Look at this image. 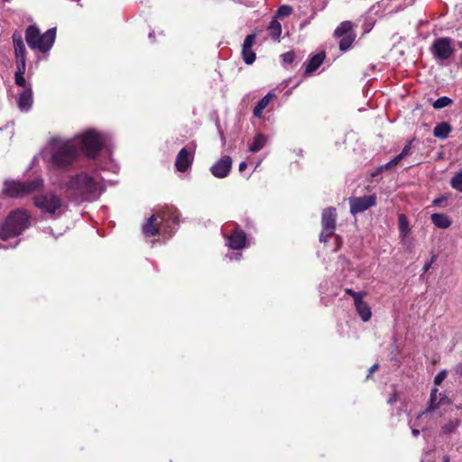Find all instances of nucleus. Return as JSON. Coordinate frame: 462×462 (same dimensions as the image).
Masks as SVG:
<instances>
[{"label":"nucleus","instance_id":"38","mask_svg":"<svg viewBox=\"0 0 462 462\" xmlns=\"http://www.w3.org/2000/svg\"><path fill=\"white\" fill-rule=\"evenodd\" d=\"M447 377V371L441 370L437 374V375L434 378V383L436 385H439Z\"/></svg>","mask_w":462,"mask_h":462},{"label":"nucleus","instance_id":"11","mask_svg":"<svg viewBox=\"0 0 462 462\" xmlns=\"http://www.w3.org/2000/svg\"><path fill=\"white\" fill-rule=\"evenodd\" d=\"M194 149L187 147L182 148L176 156L175 168L178 171H187L194 160Z\"/></svg>","mask_w":462,"mask_h":462},{"label":"nucleus","instance_id":"42","mask_svg":"<svg viewBox=\"0 0 462 462\" xmlns=\"http://www.w3.org/2000/svg\"><path fill=\"white\" fill-rule=\"evenodd\" d=\"M241 255L242 254L240 253H231V254H227L226 257H228L230 260H233V259L238 260L241 257Z\"/></svg>","mask_w":462,"mask_h":462},{"label":"nucleus","instance_id":"9","mask_svg":"<svg viewBox=\"0 0 462 462\" xmlns=\"http://www.w3.org/2000/svg\"><path fill=\"white\" fill-rule=\"evenodd\" d=\"M451 42V39L448 37L435 40L431 46V52L434 58L439 60H448L454 54Z\"/></svg>","mask_w":462,"mask_h":462},{"label":"nucleus","instance_id":"3","mask_svg":"<svg viewBox=\"0 0 462 462\" xmlns=\"http://www.w3.org/2000/svg\"><path fill=\"white\" fill-rule=\"evenodd\" d=\"M179 224V212L174 207L166 206L156 214L152 215L143 226L146 236L158 234L171 236L174 226Z\"/></svg>","mask_w":462,"mask_h":462},{"label":"nucleus","instance_id":"39","mask_svg":"<svg viewBox=\"0 0 462 462\" xmlns=\"http://www.w3.org/2000/svg\"><path fill=\"white\" fill-rule=\"evenodd\" d=\"M419 420H415V421H410V426L411 428V433L414 437H418L420 435V430L417 429V427H420V423H419Z\"/></svg>","mask_w":462,"mask_h":462},{"label":"nucleus","instance_id":"21","mask_svg":"<svg viewBox=\"0 0 462 462\" xmlns=\"http://www.w3.org/2000/svg\"><path fill=\"white\" fill-rule=\"evenodd\" d=\"M430 220L436 227L442 229L448 228L452 224L450 217L444 213L431 214Z\"/></svg>","mask_w":462,"mask_h":462},{"label":"nucleus","instance_id":"2","mask_svg":"<svg viewBox=\"0 0 462 462\" xmlns=\"http://www.w3.org/2000/svg\"><path fill=\"white\" fill-rule=\"evenodd\" d=\"M61 189L74 201H93L105 191L103 183L85 172L70 177Z\"/></svg>","mask_w":462,"mask_h":462},{"label":"nucleus","instance_id":"7","mask_svg":"<svg viewBox=\"0 0 462 462\" xmlns=\"http://www.w3.org/2000/svg\"><path fill=\"white\" fill-rule=\"evenodd\" d=\"M334 36L340 39L339 49L346 51L350 49L355 39L356 34L353 31V23L350 21L342 22L335 30Z\"/></svg>","mask_w":462,"mask_h":462},{"label":"nucleus","instance_id":"47","mask_svg":"<svg viewBox=\"0 0 462 462\" xmlns=\"http://www.w3.org/2000/svg\"><path fill=\"white\" fill-rule=\"evenodd\" d=\"M380 173H381V172H377V169H376L374 172H372V173H371V176H372L373 178H374L375 176H377V175H378V174H380Z\"/></svg>","mask_w":462,"mask_h":462},{"label":"nucleus","instance_id":"45","mask_svg":"<svg viewBox=\"0 0 462 462\" xmlns=\"http://www.w3.org/2000/svg\"><path fill=\"white\" fill-rule=\"evenodd\" d=\"M247 167V164L246 162H242L240 164H239V171L242 172L245 170V168Z\"/></svg>","mask_w":462,"mask_h":462},{"label":"nucleus","instance_id":"33","mask_svg":"<svg viewBox=\"0 0 462 462\" xmlns=\"http://www.w3.org/2000/svg\"><path fill=\"white\" fill-rule=\"evenodd\" d=\"M16 70L14 75H24L26 70V60H15Z\"/></svg>","mask_w":462,"mask_h":462},{"label":"nucleus","instance_id":"5","mask_svg":"<svg viewBox=\"0 0 462 462\" xmlns=\"http://www.w3.org/2000/svg\"><path fill=\"white\" fill-rule=\"evenodd\" d=\"M56 38V28H50L43 34L40 30L30 25L25 32V40L29 47L32 50H39L42 52L49 51L54 44Z\"/></svg>","mask_w":462,"mask_h":462},{"label":"nucleus","instance_id":"13","mask_svg":"<svg viewBox=\"0 0 462 462\" xmlns=\"http://www.w3.org/2000/svg\"><path fill=\"white\" fill-rule=\"evenodd\" d=\"M224 236L227 240L226 245L233 250L243 249L246 245V235L238 226H236L230 236Z\"/></svg>","mask_w":462,"mask_h":462},{"label":"nucleus","instance_id":"18","mask_svg":"<svg viewBox=\"0 0 462 462\" xmlns=\"http://www.w3.org/2000/svg\"><path fill=\"white\" fill-rule=\"evenodd\" d=\"M12 39L14 48L15 60H25L26 49L23 43L22 34L20 32H14Z\"/></svg>","mask_w":462,"mask_h":462},{"label":"nucleus","instance_id":"16","mask_svg":"<svg viewBox=\"0 0 462 462\" xmlns=\"http://www.w3.org/2000/svg\"><path fill=\"white\" fill-rule=\"evenodd\" d=\"M4 194L12 198L25 196L22 181L6 180L4 183Z\"/></svg>","mask_w":462,"mask_h":462},{"label":"nucleus","instance_id":"17","mask_svg":"<svg viewBox=\"0 0 462 462\" xmlns=\"http://www.w3.org/2000/svg\"><path fill=\"white\" fill-rule=\"evenodd\" d=\"M439 394L437 387L431 390L429 406L423 412L417 416V420H421L427 413L434 411L439 409L441 404L445 403V398H440L439 401L437 402Z\"/></svg>","mask_w":462,"mask_h":462},{"label":"nucleus","instance_id":"28","mask_svg":"<svg viewBox=\"0 0 462 462\" xmlns=\"http://www.w3.org/2000/svg\"><path fill=\"white\" fill-rule=\"evenodd\" d=\"M460 423L461 421L458 419L450 420L445 425L442 426L441 430L444 434H450L458 428Z\"/></svg>","mask_w":462,"mask_h":462},{"label":"nucleus","instance_id":"44","mask_svg":"<svg viewBox=\"0 0 462 462\" xmlns=\"http://www.w3.org/2000/svg\"><path fill=\"white\" fill-rule=\"evenodd\" d=\"M377 368H378V365H376V364H375V365H372V366L370 367V369H369V372H368L367 377H370V376H371V374H372L374 371H376V370H377Z\"/></svg>","mask_w":462,"mask_h":462},{"label":"nucleus","instance_id":"19","mask_svg":"<svg viewBox=\"0 0 462 462\" xmlns=\"http://www.w3.org/2000/svg\"><path fill=\"white\" fill-rule=\"evenodd\" d=\"M276 97V95L273 91L268 92L262 99H260L257 105L254 106L253 110V115L256 118H260L263 115V111L264 108L270 104L272 100Z\"/></svg>","mask_w":462,"mask_h":462},{"label":"nucleus","instance_id":"15","mask_svg":"<svg viewBox=\"0 0 462 462\" xmlns=\"http://www.w3.org/2000/svg\"><path fill=\"white\" fill-rule=\"evenodd\" d=\"M32 103H33V96H32V86H28V88L23 89L19 94V97L17 99V106L22 112H28L32 108Z\"/></svg>","mask_w":462,"mask_h":462},{"label":"nucleus","instance_id":"20","mask_svg":"<svg viewBox=\"0 0 462 462\" xmlns=\"http://www.w3.org/2000/svg\"><path fill=\"white\" fill-rule=\"evenodd\" d=\"M22 182L23 185V190L25 195L41 190L43 189L44 186V180L41 177H37L33 180H29Z\"/></svg>","mask_w":462,"mask_h":462},{"label":"nucleus","instance_id":"36","mask_svg":"<svg viewBox=\"0 0 462 462\" xmlns=\"http://www.w3.org/2000/svg\"><path fill=\"white\" fill-rule=\"evenodd\" d=\"M398 163H399V161L394 157L389 162H387V163L378 167L377 168V172H383V171H386L388 169H391L393 166H396Z\"/></svg>","mask_w":462,"mask_h":462},{"label":"nucleus","instance_id":"22","mask_svg":"<svg viewBox=\"0 0 462 462\" xmlns=\"http://www.w3.org/2000/svg\"><path fill=\"white\" fill-rule=\"evenodd\" d=\"M355 303L356 310L361 318V319L364 322H367L372 316V311L370 306L363 300V299H360L356 300Z\"/></svg>","mask_w":462,"mask_h":462},{"label":"nucleus","instance_id":"23","mask_svg":"<svg viewBox=\"0 0 462 462\" xmlns=\"http://www.w3.org/2000/svg\"><path fill=\"white\" fill-rule=\"evenodd\" d=\"M324 59V53H317L316 55L312 56L306 65L305 72L307 74L314 72L323 63Z\"/></svg>","mask_w":462,"mask_h":462},{"label":"nucleus","instance_id":"41","mask_svg":"<svg viewBox=\"0 0 462 462\" xmlns=\"http://www.w3.org/2000/svg\"><path fill=\"white\" fill-rule=\"evenodd\" d=\"M447 199L448 198L446 196H441V197L436 198L433 199L432 204L434 206H440L441 203H443L444 201L447 200Z\"/></svg>","mask_w":462,"mask_h":462},{"label":"nucleus","instance_id":"6","mask_svg":"<svg viewBox=\"0 0 462 462\" xmlns=\"http://www.w3.org/2000/svg\"><path fill=\"white\" fill-rule=\"evenodd\" d=\"M33 203L42 213L57 218L64 212L66 204L63 199L53 192H46L33 198Z\"/></svg>","mask_w":462,"mask_h":462},{"label":"nucleus","instance_id":"4","mask_svg":"<svg viewBox=\"0 0 462 462\" xmlns=\"http://www.w3.org/2000/svg\"><path fill=\"white\" fill-rule=\"evenodd\" d=\"M30 226V215L26 210L17 209L11 212L0 229V237L7 240L21 235Z\"/></svg>","mask_w":462,"mask_h":462},{"label":"nucleus","instance_id":"48","mask_svg":"<svg viewBox=\"0 0 462 462\" xmlns=\"http://www.w3.org/2000/svg\"><path fill=\"white\" fill-rule=\"evenodd\" d=\"M149 38H150L151 40H152V39L154 38V32H150V33H149Z\"/></svg>","mask_w":462,"mask_h":462},{"label":"nucleus","instance_id":"31","mask_svg":"<svg viewBox=\"0 0 462 462\" xmlns=\"http://www.w3.org/2000/svg\"><path fill=\"white\" fill-rule=\"evenodd\" d=\"M292 7L287 5H281L277 12L276 16L280 18L287 17L292 14Z\"/></svg>","mask_w":462,"mask_h":462},{"label":"nucleus","instance_id":"29","mask_svg":"<svg viewBox=\"0 0 462 462\" xmlns=\"http://www.w3.org/2000/svg\"><path fill=\"white\" fill-rule=\"evenodd\" d=\"M450 185L454 189L462 192V171L457 172L452 177Z\"/></svg>","mask_w":462,"mask_h":462},{"label":"nucleus","instance_id":"32","mask_svg":"<svg viewBox=\"0 0 462 462\" xmlns=\"http://www.w3.org/2000/svg\"><path fill=\"white\" fill-rule=\"evenodd\" d=\"M345 292L353 298L354 302H356V300H358L360 299H363L366 295L365 291H355L354 290H352L350 288L345 289Z\"/></svg>","mask_w":462,"mask_h":462},{"label":"nucleus","instance_id":"43","mask_svg":"<svg viewBox=\"0 0 462 462\" xmlns=\"http://www.w3.org/2000/svg\"><path fill=\"white\" fill-rule=\"evenodd\" d=\"M455 372L457 374L462 376V363H459L456 365Z\"/></svg>","mask_w":462,"mask_h":462},{"label":"nucleus","instance_id":"35","mask_svg":"<svg viewBox=\"0 0 462 462\" xmlns=\"http://www.w3.org/2000/svg\"><path fill=\"white\" fill-rule=\"evenodd\" d=\"M282 59L284 64H291L295 60V53L293 51H287L282 55Z\"/></svg>","mask_w":462,"mask_h":462},{"label":"nucleus","instance_id":"25","mask_svg":"<svg viewBox=\"0 0 462 462\" xmlns=\"http://www.w3.org/2000/svg\"><path fill=\"white\" fill-rule=\"evenodd\" d=\"M269 35L275 41H279L282 34V25L276 20L273 19L267 28Z\"/></svg>","mask_w":462,"mask_h":462},{"label":"nucleus","instance_id":"8","mask_svg":"<svg viewBox=\"0 0 462 462\" xmlns=\"http://www.w3.org/2000/svg\"><path fill=\"white\" fill-rule=\"evenodd\" d=\"M337 210L335 208H325L322 212V231L319 236V241L327 243L328 239L334 236L336 228Z\"/></svg>","mask_w":462,"mask_h":462},{"label":"nucleus","instance_id":"1","mask_svg":"<svg viewBox=\"0 0 462 462\" xmlns=\"http://www.w3.org/2000/svg\"><path fill=\"white\" fill-rule=\"evenodd\" d=\"M106 137L95 130H88L73 140L53 138L51 141V162L55 168L65 169L74 163L82 151L88 157H96Z\"/></svg>","mask_w":462,"mask_h":462},{"label":"nucleus","instance_id":"40","mask_svg":"<svg viewBox=\"0 0 462 462\" xmlns=\"http://www.w3.org/2000/svg\"><path fill=\"white\" fill-rule=\"evenodd\" d=\"M436 259H437V255L433 254L431 256L430 260L424 264L423 269H422L423 274L426 273L430 269L431 265L436 261Z\"/></svg>","mask_w":462,"mask_h":462},{"label":"nucleus","instance_id":"24","mask_svg":"<svg viewBox=\"0 0 462 462\" xmlns=\"http://www.w3.org/2000/svg\"><path fill=\"white\" fill-rule=\"evenodd\" d=\"M451 132V126L447 122L437 124L433 129V135L439 139H446Z\"/></svg>","mask_w":462,"mask_h":462},{"label":"nucleus","instance_id":"27","mask_svg":"<svg viewBox=\"0 0 462 462\" xmlns=\"http://www.w3.org/2000/svg\"><path fill=\"white\" fill-rule=\"evenodd\" d=\"M398 225L402 236V241L404 243L407 234L409 232V222L405 215L401 214L398 217Z\"/></svg>","mask_w":462,"mask_h":462},{"label":"nucleus","instance_id":"46","mask_svg":"<svg viewBox=\"0 0 462 462\" xmlns=\"http://www.w3.org/2000/svg\"><path fill=\"white\" fill-rule=\"evenodd\" d=\"M396 402V398H395V396H393V397H391V398L388 400V402H389V403H393V402Z\"/></svg>","mask_w":462,"mask_h":462},{"label":"nucleus","instance_id":"30","mask_svg":"<svg viewBox=\"0 0 462 462\" xmlns=\"http://www.w3.org/2000/svg\"><path fill=\"white\" fill-rule=\"evenodd\" d=\"M452 103V100L448 97H439L434 103L433 107L435 109H441L448 106H449Z\"/></svg>","mask_w":462,"mask_h":462},{"label":"nucleus","instance_id":"37","mask_svg":"<svg viewBox=\"0 0 462 462\" xmlns=\"http://www.w3.org/2000/svg\"><path fill=\"white\" fill-rule=\"evenodd\" d=\"M411 143L412 141L408 142V143L402 148L400 154H398L395 158L400 162L403 157L407 156L411 148Z\"/></svg>","mask_w":462,"mask_h":462},{"label":"nucleus","instance_id":"50","mask_svg":"<svg viewBox=\"0 0 462 462\" xmlns=\"http://www.w3.org/2000/svg\"><path fill=\"white\" fill-rule=\"evenodd\" d=\"M458 46H459L460 48H462V42H458Z\"/></svg>","mask_w":462,"mask_h":462},{"label":"nucleus","instance_id":"26","mask_svg":"<svg viewBox=\"0 0 462 462\" xmlns=\"http://www.w3.org/2000/svg\"><path fill=\"white\" fill-rule=\"evenodd\" d=\"M266 136L263 134H258L255 135L252 144L249 147V151L251 152H257L262 150L266 144Z\"/></svg>","mask_w":462,"mask_h":462},{"label":"nucleus","instance_id":"14","mask_svg":"<svg viewBox=\"0 0 462 462\" xmlns=\"http://www.w3.org/2000/svg\"><path fill=\"white\" fill-rule=\"evenodd\" d=\"M255 41L254 34H249L245 37L243 46H242V56L245 64L250 65L253 64L255 60V53L254 52L252 47Z\"/></svg>","mask_w":462,"mask_h":462},{"label":"nucleus","instance_id":"12","mask_svg":"<svg viewBox=\"0 0 462 462\" xmlns=\"http://www.w3.org/2000/svg\"><path fill=\"white\" fill-rule=\"evenodd\" d=\"M231 168V157L228 155H224L210 167V172L214 177L223 179L229 174Z\"/></svg>","mask_w":462,"mask_h":462},{"label":"nucleus","instance_id":"10","mask_svg":"<svg viewBox=\"0 0 462 462\" xmlns=\"http://www.w3.org/2000/svg\"><path fill=\"white\" fill-rule=\"evenodd\" d=\"M376 203L375 195L354 197L349 199L350 212L352 215L364 212Z\"/></svg>","mask_w":462,"mask_h":462},{"label":"nucleus","instance_id":"49","mask_svg":"<svg viewBox=\"0 0 462 462\" xmlns=\"http://www.w3.org/2000/svg\"><path fill=\"white\" fill-rule=\"evenodd\" d=\"M443 462H449V457L448 456H445L443 458Z\"/></svg>","mask_w":462,"mask_h":462},{"label":"nucleus","instance_id":"34","mask_svg":"<svg viewBox=\"0 0 462 462\" xmlns=\"http://www.w3.org/2000/svg\"><path fill=\"white\" fill-rule=\"evenodd\" d=\"M14 83L16 86L23 88V89L28 88V86H32L30 83H27L24 75H14Z\"/></svg>","mask_w":462,"mask_h":462}]
</instances>
